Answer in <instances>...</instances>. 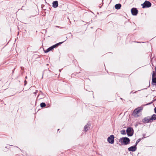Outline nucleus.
<instances>
[{"instance_id": "obj_3", "label": "nucleus", "mask_w": 156, "mask_h": 156, "mask_svg": "<svg viewBox=\"0 0 156 156\" xmlns=\"http://www.w3.org/2000/svg\"><path fill=\"white\" fill-rule=\"evenodd\" d=\"M126 132L128 136H132L133 134V128L129 127L127 129Z\"/></svg>"}, {"instance_id": "obj_18", "label": "nucleus", "mask_w": 156, "mask_h": 156, "mask_svg": "<svg viewBox=\"0 0 156 156\" xmlns=\"http://www.w3.org/2000/svg\"><path fill=\"white\" fill-rule=\"evenodd\" d=\"M141 139H138L136 143H135V145L136 146V145H137L138 143L141 140Z\"/></svg>"}, {"instance_id": "obj_6", "label": "nucleus", "mask_w": 156, "mask_h": 156, "mask_svg": "<svg viewBox=\"0 0 156 156\" xmlns=\"http://www.w3.org/2000/svg\"><path fill=\"white\" fill-rule=\"evenodd\" d=\"M143 122L144 123H148L152 122L151 118L150 116H147L144 118L143 119Z\"/></svg>"}, {"instance_id": "obj_19", "label": "nucleus", "mask_w": 156, "mask_h": 156, "mask_svg": "<svg viewBox=\"0 0 156 156\" xmlns=\"http://www.w3.org/2000/svg\"><path fill=\"white\" fill-rule=\"evenodd\" d=\"M136 91H135V92H133V91H131V92H130V94H131V93H133V94L135 93H136Z\"/></svg>"}, {"instance_id": "obj_12", "label": "nucleus", "mask_w": 156, "mask_h": 156, "mask_svg": "<svg viewBox=\"0 0 156 156\" xmlns=\"http://www.w3.org/2000/svg\"><path fill=\"white\" fill-rule=\"evenodd\" d=\"M90 125L87 124L86 125H85L84 128V130L85 131H87L89 129V128Z\"/></svg>"}, {"instance_id": "obj_8", "label": "nucleus", "mask_w": 156, "mask_h": 156, "mask_svg": "<svg viewBox=\"0 0 156 156\" xmlns=\"http://www.w3.org/2000/svg\"><path fill=\"white\" fill-rule=\"evenodd\" d=\"M138 10L136 8H133L131 9L132 14L133 16H136L138 13Z\"/></svg>"}, {"instance_id": "obj_13", "label": "nucleus", "mask_w": 156, "mask_h": 156, "mask_svg": "<svg viewBox=\"0 0 156 156\" xmlns=\"http://www.w3.org/2000/svg\"><path fill=\"white\" fill-rule=\"evenodd\" d=\"M121 6V5L120 4H116L115 5V8L116 9H119Z\"/></svg>"}, {"instance_id": "obj_9", "label": "nucleus", "mask_w": 156, "mask_h": 156, "mask_svg": "<svg viewBox=\"0 0 156 156\" xmlns=\"http://www.w3.org/2000/svg\"><path fill=\"white\" fill-rule=\"evenodd\" d=\"M136 146L135 145L132 146L128 148V150L129 151H134L136 150Z\"/></svg>"}, {"instance_id": "obj_24", "label": "nucleus", "mask_w": 156, "mask_h": 156, "mask_svg": "<svg viewBox=\"0 0 156 156\" xmlns=\"http://www.w3.org/2000/svg\"><path fill=\"white\" fill-rule=\"evenodd\" d=\"M43 75H44V74H42V78H43Z\"/></svg>"}, {"instance_id": "obj_21", "label": "nucleus", "mask_w": 156, "mask_h": 156, "mask_svg": "<svg viewBox=\"0 0 156 156\" xmlns=\"http://www.w3.org/2000/svg\"><path fill=\"white\" fill-rule=\"evenodd\" d=\"M38 92V90H36V91H35V92H34V94H37Z\"/></svg>"}, {"instance_id": "obj_22", "label": "nucleus", "mask_w": 156, "mask_h": 156, "mask_svg": "<svg viewBox=\"0 0 156 156\" xmlns=\"http://www.w3.org/2000/svg\"><path fill=\"white\" fill-rule=\"evenodd\" d=\"M151 102L150 103H148L145 105H150V104H151Z\"/></svg>"}, {"instance_id": "obj_20", "label": "nucleus", "mask_w": 156, "mask_h": 156, "mask_svg": "<svg viewBox=\"0 0 156 156\" xmlns=\"http://www.w3.org/2000/svg\"><path fill=\"white\" fill-rule=\"evenodd\" d=\"M154 112L156 114V107H155L154 108Z\"/></svg>"}, {"instance_id": "obj_4", "label": "nucleus", "mask_w": 156, "mask_h": 156, "mask_svg": "<svg viewBox=\"0 0 156 156\" xmlns=\"http://www.w3.org/2000/svg\"><path fill=\"white\" fill-rule=\"evenodd\" d=\"M151 3L150 2L147 1H145L143 4H141L143 8L150 7L151 6Z\"/></svg>"}, {"instance_id": "obj_2", "label": "nucleus", "mask_w": 156, "mask_h": 156, "mask_svg": "<svg viewBox=\"0 0 156 156\" xmlns=\"http://www.w3.org/2000/svg\"><path fill=\"white\" fill-rule=\"evenodd\" d=\"M143 109V107H138L134 110L133 113V115L136 117H137L139 116V115L137 114L140 112Z\"/></svg>"}, {"instance_id": "obj_23", "label": "nucleus", "mask_w": 156, "mask_h": 156, "mask_svg": "<svg viewBox=\"0 0 156 156\" xmlns=\"http://www.w3.org/2000/svg\"><path fill=\"white\" fill-rule=\"evenodd\" d=\"M27 81H25V85H26V83H27Z\"/></svg>"}, {"instance_id": "obj_7", "label": "nucleus", "mask_w": 156, "mask_h": 156, "mask_svg": "<svg viewBox=\"0 0 156 156\" xmlns=\"http://www.w3.org/2000/svg\"><path fill=\"white\" fill-rule=\"evenodd\" d=\"M114 137L113 135H110L107 139L108 141L111 144H112L114 141Z\"/></svg>"}, {"instance_id": "obj_14", "label": "nucleus", "mask_w": 156, "mask_h": 156, "mask_svg": "<svg viewBox=\"0 0 156 156\" xmlns=\"http://www.w3.org/2000/svg\"><path fill=\"white\" fill-rule=\"evenodd\" d=\"M151 118L152 122H153V120H156V115L153 114Z\"/></svg>"}, {"instance_id": "obj_11", "label": "nucleus", "mask_w": 156, "mask_h": 156, "mask_svg": "<svg viewBox=\"0 0 156 156\" xmlns=\"http://www.w3.org/2000/svg\"><path fill=\"white\" fill-rule=\"evenodd\" d=\"M64 41L59 42L58 43H57L56 44L54 45H52V47L53 49L54 48L58 47V45H60L61 44H62Z\"/></svg>"}, {"instance_id": "obj_17", "label": "nucleus", "mask_w": 156, "mask_h": 156, "mask_svg": "<svg viewBox=\"0 0 156 156\" xmlns=\"http://www.w3.org/2000/svg\"><path fill=\"white\" fill-rule=\"evenodd\" d=\"M121 133L122 134H125L126 132L125 130L124 129H122L120 131Z\"/></svg>"}, {"instance_id": "obj_16", "label": "nucleus", "mask_w": 156, "mask_h": 156, "mask_svg": "<svg viewBox=\"0 0 156 156\" xmlns=\"http://www.w3.org/2000/svg\"><path fill=\"white\" fill-rule=\"evenodd\" d=\"M40 106L41 107V108H43L45 107L46 106V104L44 103V102H42L40 104Z\"/></svg>"}, {"instance_id": "obj_15", "label": "nucleus", "mask_w": 156, "mask_h": 156, "mask_svg": "<svg viewBox=\"0 0 156 156\" xmlns=\"http://www.w3.org/2000/svg\"><path fill=\"white\" fill-rule=\"evenodd\" d=\"M53 49V48L52 47V46L50 47L49 48H48L47 49H46V50H44V52L45 53H47L50 51L52 50Z\"/></svg>"}, {"instance_id": "obj_10", "label": "nucleus", "mask_w": 156, "mask_h": 156, "mask_svg": "<svg viewBox=\"0 0 156 156\" xmlns=\"http://www.w3.org/2000/svg\"><path fill=\"white\" fill-rule=\"evenodd\" d=\"M58 6V2L57 1H54L52 3V6L54 8H56Z\"/></svg>"}, {"instance_id": "obj_25", "label": "nucleus", "mask_w": 156, "mask_h": 156, "mask_svg": "<svg viewBox=\"0 0 156 156\" xmlns=\"http://www.w3.org/2000/svg\"><path fill=\"white\" fill-rule=\"evenodd\" d=\"M145 137H143L142 138V139H143V138H145Z\"/></svg>"}, {"instance_id": "obj_5", "label": "nucleus", "mask_w": 156, "mask_h": 156, "mask_svg": "<svg viewBox=\"0 0 156 156\" xmlns=\"http://www.w3.org/2000/svg\"><path fill=\"white\" fill-rule=\"evenodd\" d=\"M152 84L155 85L156 83V74L154 71H153Z\"/></svg>"}, {"instance_id": "obj_1", "label": "nucleus", "mask_w": 156, "mask_h": 156, "mask_svg": "<svg viewBox=\"0 0 156 156\" xmlns=\"http://www.w3.org/2000/svg\"><path fill=\"white\" fill-rule=\"evenodd\" d=\"M130 140L128 137H122L119 140V142L121 143L122 145H126L130 143Z\"/></svg>"}]
</instances>
